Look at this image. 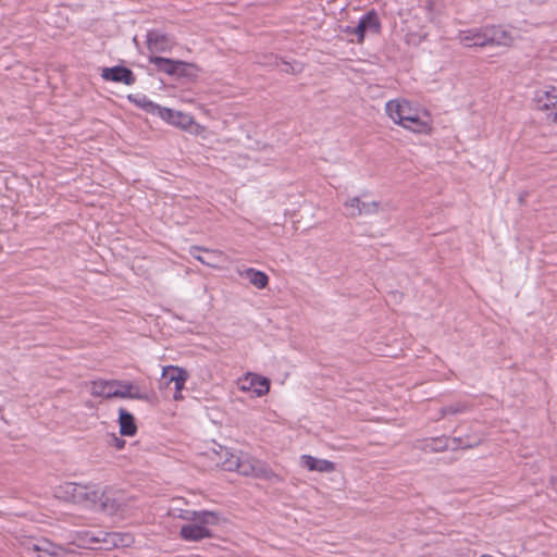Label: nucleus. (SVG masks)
<instances>
[{"instance_id": "nucleus-13", "label": "nucleus", "mask_w": 557, "mask_h": 557, "mask_svg": "<svg viewBox=\"0 0 557 557\" xmlns=\"http://www.w3.org/2000/svg\"><path fill=\"white\" fill-rule=\"evenodd\" d=\"M487 45L509 46L513 41L511 32L502 26H485Z\"/></svg>"}, {"instance_id": "nucleus-8", "label": "nucleus", "mask_w": 557, "mask_h": 557, "mask_svg": "<svg viewBox=\"0 0 557 557\" xmlns=\"http://www.w3.org/2000/svg\"><path fill=\"white\" fill-rule=\"evenodd\" d=\"M235 471L246 476L267 478L270 474V470L264 463L248 456H240L238 469Z\"/></svg>"}, {"instance_id": "nucleus-4", "label": "nucleus", "mask_w": 557, "mask_h": 557, "mask_svg": "<svg viewBox=\"0 0 557 557\" xmlns=\"http://www.w3.org/2000/svg\"><path fill=\"white\" fill-rule=\"evenodd\" d=\"M535 103L539 110L545 112L547 121L557 124V86H549L537 90Z\"/></svg>"}, {"instance_id": "nucleus-2", "label": "nucleus", "mask_w": 557, "mask_h": 557, "mask_svg": "<svg viewBox=\"0 0 557 557\" xmlns=\"http://www.w3.org/2000/svg\"><path fill=\"white\" fill-rule=\"evenodd\" d=\"M62 492L63 496L73 503L99 507L109 513H113L120 508L116 499L112 498L104 487L96 483L69 482L62 486Z\"/></svg>"}, {"instance_id": "nucleus-24", "label": "nucleus", "mask_w": 557, "mask_h": 557, "mask_svg": "<svg viewBox=\"0 0 557 557\" xmlns=\"http://www.w3.org/2000/svg\"><path fill=\"white\" fill-rule=\"evenodd\" d=\"M379 210V203L376 201L372 202H363L361 201L360 208L358 210L352 211V218L358 215H369L374 214Z\"/></svg>"}, {"instance_id": "nucleus-1", "label": "nucleus", "mask_w": 557, "mask_h": 557, "mask_svg": "<svg viewBox=\"0 0 557 557\" xmlns=\"http://www.w3.org/2000/svg\"><path fill=\"white\" fill-rule=\"evenodd\" d=\"M385 113L393 123L417 134H429L432 129L430 112L406 98H396L385 103Z\"/></svg>"}, {"instance_id": "nucleus-29", "label": "nucleus", "mask_w": 557, "mask_h": 557, "mask_svg": "<svg viewBox=\"0 0 557 557\" xmlns=\"http://www.w3.org/2000/svg\"><path fill=\"white\" fill-rule=\"evenodd\" d=\"M433 444H434V446H433L434 450H443L448 447L447 440H445V443H444L443 440L436 438L433 441Z\"/></svg>"}, {"instance_id": "nucleus-32", "label": "nucleus", "mask_w": 557, "mask_h": 557, "mask_svg": "<svg viewBox=\"0 0 557 557\" xmlns=\"http://www.w3.org/2000/svg\"><path fill=\"white\" fill-rule=\"evenodd\" d=\"M182 391L183 389H175V393L173 395L174 400H182L183 399Z\"/></svg>"}, {"instance_id": "nucleus-20", "label": "nucleus", "mask_w": 557, "mask_h": 557, "mask_svg": "<svg viewBox=\"0 0 557 557\" xmlns=\"http://www.w3.org/2000/svg\"><path fill=\"white\" fill-rule=\"evenodd\" d=\"M147 42L151 52L165 51L170 47V41L166 36L156 32L148 34Z\"/></svg>"}, {"instance_id": "nucleus-11", "label": "nucleus", "mask_w": 557, "mask_h": 557, "mask_svg": "<svg viewBox=\"0 0 557 557\" xmlns=\"http://www.w3.org/2000/svg\"><path fill=\"white\" fill-rule=\"evenodd\" d=\"M460 44L466 47H484L487 46L486 28H471L461 30L458 35Z\"/></svg>"}, {"instance_id": "nucleus-26", "label": "nucleus", "mask_w": 557, "mask_h": 557, "mask_svg": "<svg viewBox=\"0 0 557 557\" xmlns=\"http://www.w3.org/2000/svg\"><path fill=\"white\" fill-rule=\"evenodd\" d=\"M361 205V199L359 197H354L345 202V208L347 211V215L352 216V211L358 210Z\"/></svg>"}, {"instance_id": "nucleus-14", "label": "nucleus", "mask_w": 557, "mask_h": 557, "mask_svg": "<svg viewBox=\"0 0 557 557\" xmlns=\"http://www.w3.org/2000/svg\"><path fill=\"white\" fill-rule=\"evenodd\" d=\"M162 377L168 385L174 383L175 389H184L188 373L182 368L168 366L162 370Z\"/></svg>"}, {"instance_id": "nucleus-9", "label": "nucleus", "mask_w": 557, "mask_h": 557, "mask_svg": "<svg viewBox=\"0 0 557 557\" xmlns=\"http://www.w3.org/2000/svg\"><path fill=\"white\" fill-rule=\"evenodd\" d=\"M149 61L156 66L158 71H161L169 75H185L186 69L189 66L186 62L175 61L172 59L161 57H150Z\"/></svg>"}, {"instance_id": "nucleus-10", "label": "nucleus", "mask_w": 557, "mask_h": 557, "mask_svg": "<svg viewBox=\"0 0 557 557\" xmlns=\"http://www.w3.org/2000/svg\"><path fill=\"white\" fill-rule=\"evenodd\" d=\"M115 398L148 400L149 396L131 381L116 380Z\"/></svg>"}, {"instance_id": "nucleus-31", "label": "nucleus", "mask_w": 557, "mask_h": 557, "mask_svg": "<svg viewBox=\"0 0 557 557\" xmlns=\"http://www.w3.org/2000/svg\"><path fill=\"white\" fill-rule=\"evenodd\" d=\"M354 27L355 26H346L345 28H343V33H345L347 36H354Z\"/></svg>"}, {"instance_id": "nucleus-17", "label": "nucleus", "mask_w": 557, "mask_h": 557, "mask_svg": "<svg viewBox=\"0 0 557 557\" xmlns=\"http://www.w3.org/2000/svg\"><path fill=\"white\" fill-rule=\"evenodd\" d=\"M133 539L128 534H122L119 532H111L103 534V537L95 536L90 539V542L103 543V548L109 549L114 546H128L132 543Z\"/></svg>"}, {"instance_id": "nucleus-6", "label": "nucleus", "mask_w": 557, "mask_h": 557, "mask_svg": "<svg viewBox=\"0 0 557 557\" xmlns=\"http://www.w3.org/2000/svg\"><path fill=\"white\" fill-rule=\"evenodd\" d=\"M380 30V22L374 11H369L359 18L358 24L354 27V36L358 44L362 42L366 34H376Z\"/></svg>"}, {"instance_id": "nucleus-27", "label": "nucleus", "mask_w": 557, "mask_h": 557, "mask_svg": "<svg viewBox=\"0 0 557 557\" xmlns=\"http://www.w3.org/2000/svg\"><path fill=\"white\" fill-rule=\"evenodd\" d=\"M144 110L148 113H151L153 115H158L161 117V111L162 110H165L164 107H161L154 102H152L151 100H149V102L147 103V106H145Z\"/></svg>"}, {"instance_id": "nucleus-28", "label": "nucleus", "mask_w": 557, "mask_h": 557, "mask_svg": "<svg viewBox=\"0 0 557 557\" xmlns=\"http://www.w3.org/2000/svg\"><path fill=\"white\" fill-rule=\"evenodd\" d=\"M131 101H133L137 107L144 109L145 106L149 102V99L144 95H135L128 97Z\"/></svg>"}, {"instance_id": "nucleus-21", "label": "nucleus", "mask_w": 557, "mask_h": 557, "mask_svg": "<svg viewBox=\"0 0 557 557\" xmlns=\"http://www.w3.org/2000/svg\"><path fill=\"white\" fill-rule=\"evenodd\" d=\"M243 275H245L253 286L260 289L264 288L269 283V277L264 272L252 268L246 269Z\"/></svg>"}, {"instance_id": "nucleus-18", "label": "nucleus", "mask_w": 557, "mask_h": 557, "mask_svg": "<svg viewBox=\"0 0 557 557\" xmlns=\"http://www.w3.org/2000/svg\"><path fill=\"white\" fill-rule=\"evenodd\" d=\"M33 549L38 554V557H65L66 555L64 547L46 539L39 540L35 543L33 545Z\"/></svg>"}, {"instance_id": "nucleus-7", "label": "nucleus", "mask_w": 557, "mask_h": 557, "mask_svg": "<svg viewBox=\"0 0 557 557\" xmlns=\"http://www.w3.org/2000/svg\"><path fill=\"white\" fill-rule=\"evenodd\" d=\"M238 388L244 392H251L260 397L269 392L270 382L263 376L248 373L238 381Z\"/></svg>"}, {"instance_id": "nucleus-30", "label": "nucleus", "mask_w": 557, "mask_h": 557, "mask_svg": "<svg viewBox=\"0 0 557 557\" xmlns=\"http://www.w3.org/2000/svg\"><path fill=\"white\" fill-rule=\"evenodd\" d=\"M283 66L284 67L282 69V71H284L286 73H289V72L294 73V72L300 71L299 67L296 69L294 65L286 63V62L283 63Z\"/></svg>"}, {"instance_id": "nucleus-5", "label": "nucleus", "mask_w": 557, "mask_h": 557, "mask_svg": "<svg viewBox=\"0 0 557 557\" xmlns=\"http://www.w3.org/2000/svg\"><path fill=\"white\" fill-rule=\"evenodd\" d=\"M161 119L170 125L188 131L195 135H198L203 131V127L196 123L190 114L181 111L165 108V110L161 111Z\"/></svg>"}, {"instance_id": "nucleus-12", "label": "nucleus", "mask_w": 557, "mask_h": 557, "mask_svg": "<svg viewBox=\"0 0 557 557\" xmlns=\"http://www.w3.org/2000/svg\"><path fill=\"white\" fill-rule=\"evenodd\" d=\"M101 77L106 81L133 85L135 76L133 72L124 66H113L102 69Z\"/></svg>"}, {"instance_id": "nucleus-25", "label": "nucleus", "mask_w": 557, "mask_h": 557, "mask_svg": "<svg viewBox=\"0 0 557 557\" xmlns=\"http://www.w3.org/2000/svg\"><path fill=\"white\" fill-rule=\"evenodd\" d=\"M469 406L466 403L458 401L453 405H448L446 407H443L441 410L442 417H445L447 414H458L466 412L468 410Z\"/></svg>"}, {"instance_id": "nucleus-15", "label": "nucleus", "mask_w": 557, "mask_h": 557, "mask_svg": "<svg viewBox=\"0 0 557 557\" xmlns=\"http://www.w3.org/2000/svg\"><path fill=\"white\" fill-rule=\"evenodd\" d=\"M116 380H96L90 382V394L106 399L115 398Z\"/></svg>"}, {"instance_id": "nucleus-19", "label": "nucleus", "mask_w": 557, "mask_h": 557, "mask_svg": "<svg viewBox=\"0 0 557 557\" xmlns=\"http://www.w3.org/2000/svg\"><path fill=\"white\" fill-rule=\"evenodd\" d=\"M120 433L124 436H133L137 432L135 419L132 413L121 408L119 410Z\"/></svg>"}, {"instance_id": "nucleus-3", "label": "nucleus", "mask_w": 557, "mask_h": 557, "mask_svg": "<svg viewBox=\"0 0 557 557\" xmlns=\"http://www.w3.org/2000/svg\"><path fill=\"white\" fill-rule=\"evenodd\" d=\"M175 517L185 520L187 523L182 525L180 536L184 541L199 542L212 536L211 528L219 523V515L209 510H180Z\"/></svg>"}, {"instance_id": "nucleus-16", "label": "nucleus", "mask_w": 557, "mask_h": 557, "mask_svg": "<svg viewBox=\"0 0 557 557\" xmlns=\"http://www.w3.org/2000/svg\"><path fill=\"white\" fill-rule=\"evenodd\" d=\"M301 467L309 471H317L321 473H330L335 470V465L326 459H319L310 455L300 456Z\"/></svg>"}, {"instance_id": "nucleus-22", "label": "nucleus", "mask_w": 557, "mask_h": 557, "mask_svg": "<svg viewBox=\"0 0 557 557\" xmlns=\"http://www.w3.org/2000/svg\"><path fill=\"white\" fill-rule=\"evenodd\" d=\"M221 466L226 471H235L238 469L240 456L230 451L227 448H221Z\"/></svg>"}, {"instance_id": "nucleus-23", "label": "nucleus", "mask_w": 557, "mask_h": 557, "mask_svg": "<svg viewBox=\"0 0 557 557\" xmlns=\"http://www.w3.org/2000/svg\"><path fill=\"white\" fill-rule=\"evenodd\" d=\"M199 251H207L211 255H216V256H220L221 252L218 251V250H208V249H205L202 247H199V246H193L190 247L189 249V253L196 259L198 260L199 262H201L202 264H206L208 267H215L210 260H207L205 257H202L201 255H199L198 252Z\"/></svg>"}]
</instances>
